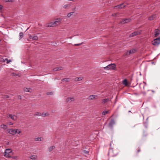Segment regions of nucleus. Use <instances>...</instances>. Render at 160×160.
Masks as SVG:
<instances>
[{
	"instance_id": "aec40b11",
	"label": "nucleus",
	"mask_w": 160,
	"mask_h": 160,
	"mask_svg": "<svg viewBox=\"0 0 160 160\" xmlns=\"http://www.w3.org/2000/svg\"><path fill=\"white\" fill-rule=\"evenodd\" d=\"M31 88H24L23 89L24 91L26 92H31Z\"/></svg>"
},
{
	"instance_id": "c9c22d12",
	"label": "nucleus",
	"mask_w": 160,
	"mask_h": 160,
	"mask_svg": "<svg viewBox=\"0 0 160 160\" xmlns=\"http://www.w3.org/2000/svg\"><path fill=\"white\" fill-rule=\"evenodd\" d=\"M117 14H118L117 13H114L112 14V16L113 17H117Z\"/></svg>"
},
{
	"instance_id": "b1692460",
	"label": "nucleus",
	"mask_w": 160,
	"mask_h": 160,
	"mask_svg": "<svg viewBox=\"0 0 160 160\" xmlns=\"http://www.w3.org/2000/svg\"><path fill=\"white\" fill-rule=\"evenodd\" d=\"M109 101V99L108 98L103 99L102 100L103 102H102V103L104 104L105 103L108 102Z\"/></svg>"
},
{
	"instance_id": "f704fd0d",
	"label": "nucleus",
	"mask_w": 160,
	"mask_h": 160,
	"mask_svg": "<svg viewBox=\"0 0 160 160\" xmlns=\"http://www.w3.org/2000/svg\"><path fill=\"white\" fill-rule=\"evenodd\" d=\"M21 132V131L20 130L17 129V133L20 134Z\"/></svg>"
},
{
	"instance_id": "7ed1b4c3",
	"label": "nucleus",
	"mask_w": 160,
	"mask_h": 160,
	"mask_svg": "<svg viewBox=\"0 0 160 160\" xmlns=\"http://www.w3.org/2000/svg\"><path fill=\"white\" fill-rule=\"evenodd\" d=\"M118 154L117 150L113 149H110L108 153V155L110 157L116 156Z\"/></svg>"
},
{
	"instance_id": "37998d69",
	"label": "nucleus",
	"mask_w": 160,
	"mask_h": 160,
	"mask_svg": "<svg viewBox=\"0 0 160 160\" xmlns=\"http://www.w3.org/2000/svg\"><path fill=\"white\" fill-rule=\"evenodd\" d=\"M18 98H19L20 99H21V95H18Z\"/></svg>"
},
{
	"instance_id": "bb28decb",
	"label": "nucleus",
	"mask_w": 160,
	"mask_h": 160,
	"mask_svg": "<svg viewBox=\"0 0 160 160\" xmlns=\"http://www.w3.org/2000/svg\"><path fill=\"white\" fill-rule=\"evenodd\" d=\"M55 148V146H52L48 148V150L49 152H50L52 151Z\"/></svg>"
},
{
	"instance_id": "ea45409f",
	"label": "nucleus",
	"mask_w": 160,
	"mask_h": 160,
	"mask_svg": "<svg viewBox=\"0 0 160 160\" xmlns=\"http://www.w3.org/2000/svg\"><path fill=\"white\" fill-rule=\"evenodd\" d=\"M13 123L11 122H8V124L10 125H13Z\"/></svg>"
},
{
	"instance_id": "2eb2a0df",
	"label": "nucleus",
	"mask_w": 160,
	"mask_h": 160,
	"mask_svg": "<svg viewBox=\"0 0 160 160\" xmlns=\"http://www.w3.org/2000/svg\"><path fill=\"white\" fill-rule=\"evenodd\" d=\"M160 33V30L157 29L155 30L154 37H157L158 36Z\"/></svg>"
},
{
	"instance_id": "4c0bfd02",
	"label": "nucleus",
	"mask_w": 160,
	"mask_h": 160,
	"mask_svg": "<svg viewBox=\"0 0 160 160\" xmlns=\"http://www.w3.org/2000/svg\"><path fill=\"white\" fill-rule=\"evenodd\" d=\"M89 152L87 150H84L83 152L84 154H88V153Z\"/></svg>"
},
{
	"instance_id": "423d86ee",
	"label": "nucleus",
	"mask_w": 160,
	"mask_h": 160,
	"mask_svg": "<svg viewBox=\"0 0 160 160\" xmlns=\"http://www.w3.org/2000/svg\"><path fill=\"white\" fill-rule=\"evenodd\" d=\"M7 117L10 118L14 121H16L17 120V116L15 115H12L11 114H7Z\"/></svg>"
},
{
	"instance_id": "f8f14e48",
	"label": "nucleus",
	"mask_w": 160,
	"mask_h": 160,
	"mask_svg": "<svg viewBox=\"0 0 160 160\" xmlns=\"http://www.w3.org/2000/svg\"><path fill=\"white\" fill-rule=\"evenodd\" d=\"M97 95H91L88 96V99L89 100H92L94 99H96V97H97Z\"/></svg>"
},
{
	"instance_id": "dca6fc26",
	"label": "nucleus",
	"mask_w": 160,
	"mask_h": 160,
	"mask_svg": "<svg viewBox=\"0 0 160 160\" xmlns=\"http://www.w3.org/2000/svg\"><path fill=\"white\" fill-rule=\"evenodd\" d=\"M63 69V68L62 67H56L55 68H54L53 69V70L54 71H57L59 70H62Z\"/></svg>"
},
{
	"instance_id": "e433bc0d",
	"label": "nucleus",
	"mask_w": 160,
	"mask_h": 160,
	"mask_svg": "<svg viewBox=\"0 0 160 160\" xmlns=\"http://www.w3.org/2000/svg\"><path fill=\"white\" fill-rule=\"evenodd\" d=\"M69 6V5H68V4H67V5H65L64 6H63V8L65 9H66Z\"/></svg>"
},
{
	"instance_id": "c756f323",
	"label": "nucleus",
	"mask_w": 160,
	"mask_h": 160,
	"mask_svg": "<svg viewBox=\"0 0 160 160\" xmlns=\"http://www.w3.org/2000/svg\"><path fill=\"white\" fill-rule=\"evenodd\" d=\"M155 18V15H152V16L148 18V19L150 20H152L154 18Z\"/></svg>"
},
{
	"instance_id": "09e8293b",
	"label": "nucleus",
	"mask_w": 160,
	"mask_h": 160,
	"mask_svg": "<svg viewBox=\"0 0 160 160\" xmlns=\"http://www.w3.org/2000/svg\"><path fill=\"white\" fill-rule=\"evenodd\" d=\"M111 143L110 144V146H111Z\"/></svg>"
},
{
	"instance_id": "7c9ffc66",
	"label": "nucleus",
	"mask_w": 160,
	"mask_h": 160,
	"mask_svg": "<svg viewBox=\"0 0 160 160\" xmlns=\"http://www.w3.org/2000/svg\"><path fill=\"white\" fill-rule=\"evenodd\" d=\"M74 13V12H72L68 13L67 14L68 17V18H70L72 15Z\"/></svg>"
},
{
	"instance_id": "f03ea898",
	"label": "nucleus",
	"mask_w": 160,
	"mask_h": 160,
	"mask_svg": "<svg viewBox=\"0 0 160 160\" xmlns=\"http://www.w3.org/2000/svg\"><path fill=\"white\" fill-rule=\"evenodd\" d=\"M12 154L13 152L11 149H6L4 152V156L6 158H10L11 157Z\"/></svg>"
},
{
	"instance_id": "6e6552de",
	"label": "nucleus",
	"mask_w": 160,
	"mask_h": 160,
	"mask_svg": "<svg viewBox=\"0 0 160 160\" xmlns=\"http://www.w3.org/2000/svg\"><path fill=\"white\" fill-rule=\"evenodd\" d=\"M136 51V50L135 49H133L130 50L128 51L126 53V55H129L131 54L135 53Z\"/></svg>"
},
{
	"instance_id": "9d476101",
	"label": "nucleus",
	"mask_w": 160,
	"mask_h": 160,
	"mask_svg": "<svg viewBox=\"0 0 160 160\" xmlns=\"http://www.w3.org/2000/svg\"><path fill=\"white\" fill-rule=\"evenodd\" d=\"M74 101V98L68 97L66 99V102L67 103L68 102H72Z\"/></svg>"
},
{
	"instance_id": "a18cd8bd",
	"label": "nucleus",
	"mask_w": 160,
	"mask_h": 160,
	"mask_svg": "<svg viewBox=\"0 0 160 160\" xmlns=\"http://www.w3.org/2000/svg\"><path fill=\"white\" fill-rule=\"evenodd\" d=\"M2 5H0V10H1L2 9Z\"/></svg>"
},
{
	"instance_id": "0eeeda50",
	"label": "nucleus",
	"mask_w": 160,
	"mask_h": 160,
	"mask_svg": "<svg viewBox=\"0 0 160 160\" xmlns=\"http://www.w3.org/2000/svg\"><path fill=\"white\" fill-rule=\"evenodd\" d=\"M141 31L138 30L136 31L129 35V37L131 38L136 36L137 35L140 34L141 33Z\"/></svg>"
},
{
	"instance_id": "2f4dec72",
	"label": "nucleus",
	"mask_w": 160,
	"mask_h": 160,
	"mask_svg": "<svg viewBox=\"0 0 160 160\" xmlns=\"http://www.w3.org/2000/svg\"><path fill=\"white\" fill-rule=\"evenodd\" d=\"M35 140L36 141H41V137H38L35 138Z\"/></svg>"
},
{
	"instance_id": "20e7f679",
	"label": "nucleus",
	"mask_w": 160,
	"mask_h": 160,
	"mask_svg": "<svg viewBox=\"0 0 160 160\" xmlns=\"http://www.w3.org/2000/svg\"><path fill=\"white\" fill-rule=\"evenodd\" d=\"M116 68V65L114 63H111L109 64L107 66L104 67L105 70H115Z\"/></svg>"
},
{
	"instance_id": "4be33fe9",
	"label": "nucleus",
	"mask_w": 160,
	"mask_h": 160,
	"mask_svg": "<svg viewBox=\"0 0 160 160\" xmlns=\"http://www.w3.org/2000/svg\"><path fill=\"white\" fill-rule=\"evenodd\" d=\"M49 115V114L48 112H43L42 113L41 116L42 117H46Z\"/></svg>"
},
{
	"instance_id": "a878e982",
	"label": "nucleus",
	"mask_w": 160,
	"mask_h": 160,
	"mask_svg": "<svg viewBox=\"0 0 160 160\" xmlns=\"http://www.w3.org/2000/svg\"><path fill=\"white\" fill-rule=\"evenodd\" d=\"M69 78H65L62 80V82H68L69 81Z\"/></svg>"
},
{
	"instance_id": "5701e85b",
	"label": "nucleus",
	"mask_w": 160,
	"mask_h": 160,
	"mask_svg": "<svg viewBox=\"0 0 160 160\" xmlns=\"http://www.w3.org/2000/svg\"><path fill=\"white\" fill-rule=\"evenodd\" d=\"M38 39V37L37 36H33L32 37V40H37Z\"/></svg>"
},
{
	"instance_id": "f3484780",
	"label": "nucleus",
	"mask_w": 160,
	"mask_h": 160,
	"mask_svg": "<svg viewBox=\"0 0 160 160\" xmlns=\"http://www.w3.org/2000/svg\"><path fill=\"white\" fill-rule=\"evenodd\" d=\"M83 77H78L74 78V80L75 81H79L82 80Z\"/></svg>"
},
{
	"instance_id": "9b49d317",
	"label": "nucleus",
	"mask_w": 160,
	"mask_h": 160,
	"mask_svg": "<svg viewBox=\"0 0 160 160\" xmlns=\"http://www.w3.org/2000/svg\"><path fill=\"white\" fill-rule=\"evenodd\" d=\"M131 20V19H125L123 20L120 23L121 24H124L126 23H128Z\"/></svg>"
},
{
	"instance_id": "f257e3e1",
	"label": "nucleus",
	"mask_w": 160,
	"mask_h": 160,
	"mask_svg": "<svg viewBox=\"0 0 160 160\" xmlns=\"http://www.w3.org/2000/svg\"><path fill=\"white\" fill-rule=\"evenodd\" d=\"M62 19L58 18L56 19L55 21L47 23L46 24L47 27H54L60 25L61 23Z\"/></svg>"
},
{
	"instance_id": "79ce46f5",
	"label": "nucleus",
	"mask_w": 160,
	"mask_h": 160,
	"mask_svg": "<svg viewBox=\"0 0 160 160\" xmlns=\"http://www.w3.org/2000/svg\"><path fill=\"white\" fill-rule=\"evenodd\" d=\"M82 44V43H79V44H75L74 45L75 46H79V45H81Z\"/></svg>"
},
{
	"instance_id": "412c9836",
	"label": "nucleus",
	"mask_w": 160,
	"mask_h": 160,
	"mask_svg": "<svg viewBox=\"0 0 160 160\" xmlns=\"http://www.w3.org/2000/svg\"><path fill=\"white\" fill-rule=\"evenodd\" d=\"M0 127L3 129H7L8 128V127L6 125L4 124H2L0 126Z\"/></svg>"
},
{
	"instance_id": "6ab92c4d",
	"label": "nucleus",
	"mask_w": 160,
	"mask_h": 160,
	"mask_svg": "<svg viewBox=\"0 0 160 160\" xmlns=\"http://www.w3.org/2000/svg\"><path fill=\"white\" fill-rule=\"evenodd\" d=\"M123 3H122L119 5H118L117 6H115L113 7V8L114 9L120 8H122V6L123 5Z\"/></svg>"
},
{
	"instance_id": "de8ad7c7",
	"label": "nucleus",
	"mask_w": 160,
	"mask_h": 160,
	"mask_svg": "<svg viewBox=\"0 0 160 160\" xmlns=\"http://www.w3.org/2000/svg\"><path fill=\"white\" fill-rule=\"evenodd\" d=\"M145 127L146 128H147V127L146 125H145Z\"/></svg>"
},
{
	"instance_id": "ddd939ff",
	"label": "nucleus",
	"mask_w": 160,
	"mask_h": 160,
	"mask_svg": "<svg viewBox=\"0 0 160 160\" xmlns=\"http://www.w3.org/2000/svg\"><path fill=\"white\" fill-rule=\"evenodd\" d=\"M115 124V121L113 119L111 120L109 124V127L112 128L113 126Z\"/></svg>"
},
{
	"instance_id": "c85d7f7f",
	"label": "nucleus",
	"mask_w": 160,
	"mask_h": 160,
	"mask_svg": "<svg viewBox=\"0 0 160 160\" xmlns=\"http://www.w3.org/2000/svg\"><path fill=\"white\" fill-rule=\"evenodd\" d=\"M37 158V156L36 155H32L30 157V158L32 159H35Z\"/></svg>"
},
{
	"instance_id": "1a4fd4ad",
	"label": "nucleus",
	"mask_w": 160,
	"mask_h": 160,
	"mask_svg": "<svg viewBox=\"0 0 160 160\" xmlns=\"http://www.w3.org/2000/svg\"><path fill=\"white\" fill-rule=\"evenodd\" d=\"M8 132L13 135L17 133V129H9L8 130Z\"/></svg>"
},
{
	"instance_id": "a19ab883",
	"label": "nucleus",
	"mask_w": 160,
	"mask_h": 160,
	"mask_svg": "<svg viewBox=\"0 0 160 160\" xmlns=\"http://www.w3.org/2000/svg\"><path fill=\"white\" fill-rule=\"evenodd\" d=\"M28 35L29 36V39H32V36L31 34H29Z\"/></svg>"
},
{
	"instance_id": "473e14b6",
	"label": "nucleus",
	"mask_w": 160,
	"mask_h": 160,
	"mask_svg": "<svg viewBox=\"0 0 160 160\" xmlns=\"http://www.w3.org/2000/svg\"><path fill=\"white\" fill-rule=\"evenodd\" d=\"M108 112H109V111H104L102 112V115H106Z\"/></svg>"
},
{
	"instance_id": "cd10ccee",
	"label": "nucleus",
	"mask_w": 160,
	"mask_h": 160,
	"mask_svg": "<svg viewBox=\"0 0 160 160\" xmlns=\"http://www.w3.org/2000/svg\"><path fill=\"white\" fill-rule=\"evenodd\" d=\"M42 113L39 112H36L34 114V116H41Z\"/></svg>"
},
{
	"instance_id": "4468645a",
	"label": "nucleus",
	"mask_w": 160,
	"mask_h": 160,
	"mask_svg": "<svg viewBox=\"0 0 160 160\" xmlns=\"http://www.w3.org/2000/svg\"><path fill=\"white\" fill-rule=\"evenodd\" d=\"M0 60L1 61H3L4 62H5V61H7V64L8 63L10 62H11V60L10 59L8 60L7 58H5V59L3 58H0Z\"/></svg>"
},
{
	"instance_id": "c03bdc74",
	"label": "nucleus",
	"mask_w": 160,
	"mask_h": 160,
	"mask_svg": "<svg viewBox=\"0 0 160 160\" xmlns=\"http://www.w3.org/2000/svg\"><path fill=\"white\" fill-rule=\"evenodd\" d=\"M140 151V148H139V149H138V150H137V153H138Z\"/></svg>"
},
{
	"instance_id": "58836bf2",
	"label": "nucleus",
	"mask_w": 160,
	"mask_h": 160,
	"mask_svg": "<svg viewBox=\"0 0 160 160\" xmlns=\"http://www.w3.org/2000/svg\"><path fill=\"white\" fill-rule=\"evenodd\" d=\"M53 93V92H48L47 93V94L48 95H52Z\"/></svg>"
},
{
	"instance_id": "a211bd4d",
	"label": "nucleus",
	"mask_w": 160,
	"mask_h": 160,
	"mask_svg": "<svg viewBox=\"0 0 160 160\" xmlns=\"http://www.w3.org/2000/svg\"><path fill=\"white\" fill-rule=\"evenodd\" d=\"M122 84L125 86H128V84L127 80L126 79L123 80L122 82Z\"/></svg>"
},
{
	"instance_id": "49530a36",
	"label": "nucleus",
	"mask_w": 160,
	"mask_h": 160,
	"mask_svg": "<svg viewBox=\"0 0 160 160\" xmlns=\"http://www.w3.org/2000/svg\"><path fill=\"white\" fill-rule=\"evenodd\" d=\"M6 98H9V97L8 95H6Z\"/></svg>"
},
{
	"instance_id": "393cba45",
	"label": "nucleus",
	"mask_w": 160,
	"mask_h": 160,
	"mask_svg": "<svg viewBox=\"0 0 160 160\" xmlns=\"http://www.w3.org/2000/svg\"><path fill=\"white\" fill-rule=\"evenodd\" d=\"M19 39H21L23 37V34L22 32H20L19 34Z\"/></svg>"
},
{
	"instance_id": "39448f33",
	"label": "nucleus",
	"mask_w": 160,
	"mask_h": 160,
	"mask_svg": "<svg viewBox=\"0 0 160 160\" xmlns=\"http://www.w3.org/2000/svg\"><path fill=\"white\" fill-rule=\"evenodd\" d=\"M160 43V37L154 39L152 41V44L155 46L158 45Z\"/></svg>"
},
{
	"instance_id": "72a5a7b5",
	"label": "nucleus",
	"mask_w": 160,
	"mask_h": 160,
	"mask_svg": "<svg viewBox=\"0 0 160 160\" xmlns=\"http://www.w3.org/2000/svg\"><path fill=\"white\" fill-rule=\"evenodd\" d=\"M5 2H13V0H3Z\"/></svg>"
}]
</instances>
